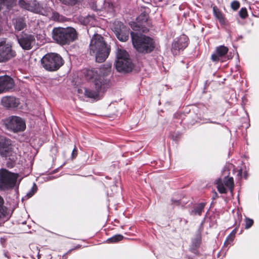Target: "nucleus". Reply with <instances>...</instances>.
Masks as SVG:
<instances>
[{
  "mask_svg": "<svg viewBox=\"0 0 259 259\" xmlns=\"http://www.w3.org/2000/svg\"><path fill=\"white\" fill-rule=\"evenodd\" d=\"M110 71V67H101L98 70H87L84 73L87 80L92 81L95 91L85 89L84 95L86 97L95 99L99 96V93L104 92L109 86V80L106 76Z\"/></svg>",
  "mask_w": 259,
  "mask_h": 259,
  "instance_id": "nucleus-1",
  "label": "nucleus"
},
{
  "mask_svg": "<svg viewBox=\"0 0 259 259\" xmlns=\"http://www.w3.org/2000/svg\"><path fill=\"white\" fill-rule=\"evenodd\" d=\"M89 52L91 55L95 57L97 62L102 63L108 58L110 47L103 36L96 34L91 39Z\"/></svg>",
  "mask_w": 259,
  "mask_h": 259,
  "instance_id": "nucleus-2",
  "label": "nucleus"
},
{
  "mask_svg": "<svg viewBox=\"0 0 259 259\" xmlns=\"http://www.w3.org/2000/svg\"><path fill=\"white\" fill-rule=\"evenodd\" d=\"M52 37L58 44L65 45L76 40L77 33L75 29L72 27H57L52 31Z\"/></svg>",
  "mask_w": 259,
  "mask_h": 259,
  "instance_id": "nucleus-3",
  "label": "nucleus"
},
{
  "mask_svg": "<svg viewBox=\"0 0 259 259\" xmlns=\"http://www.w3.org/2000/svg\"><path fill=\"white\" fill-rule=\"evenodd\" d=\"M131 35L133 46L139 52L148 53L153 50L154 45L151 38L134 32L131 33Z\"/></svg>",
  "mask_w": 259,
  "mask_h": 259,
  "instance_id": "nucleus-4",
  "label": "nucleus"
},
{
  "mask_svg": "<svg viewBox=\"0 0 259 259\" xmlns=\"http://www.w3.org/2000/svg\"><path fill=\"white\" fill-rule=\"evenodd\" d=\"M18 175L9 171L6 169H0V190L8 191L16 186Z\"/></svg>",
  "mask_w": 259,
  "mask_h": 259,
  "instance_id": "nucleus-5",
  "label": "nucleus"
},
{
  "mask_svg": "<svg viewBox=\"0 0 259 259\" xmlns=\"http://www.w3.org/2000/svg\"><path fill=\"white\" fill-rule=\"evenodd\" d=\"M43 67L49 71H55L63 64L62 58L57 54L50 53L45 55L41 60Z\"/></svg>",
  "mask_w": 259,
  "mask_h": 259,
  "instance_id": "nucleus-6",
  "label": "nucleus"
},
{
  "mask_svg": "<svg viewBox=\"0 0 259 259\" xmlns=\"http://www.w3.org/2000/svg\"><path fill=\"white\" fill-rule=\"evenodd\" d=\"M115 67L118 72L131 71L133 64L127 52L118 48L116 51Z\"/></svg>",
  "mask_w": 259,
  "mask_h": 259,
  "instance_id": "nucleus-7",
  "label": "nucleus"
},
{
  "mask_svg": "<svg viewBox=\"0 0 259 259\" xmlns=\"http://www.w3.org/2000/svg\"><path fill=\"white\" fill-rule=\"evenodd\" d=\"M149 12L148 8H143L141 10V14L136 19V22L131 23V26L133 30L143 32L148 31V27L150 26L148 22Z\"/></svg>",
  "mask_w": 259,
  "mask_h": 259,
  "instance_id": "nucleus-8",
  "label": "nucleus"
},
{
  "mask_svg": "<svg viewBox=\"0 0 259 259\" xmlns=\"http://www.w3.org/2000/svg\"><path fill=\"white\" fill-rule=\"evenodd\" d=\"M5 125L7 129L18 133L24 131L26 128L25 120L17 116H10L5 120Z\"/></svg>",
  "mask_w": 259,
  "mask_h": 259,
  "instance_id": "nucleus-9",
  "label": "nucleus"
},
{
  "mask_svg": "<svg viewBox=\"0 0 259 259\" xmlns=\"http://www.w3.org/2000/svg\"><path fill=\"white\" fill-rule=\"evenodd\" d=\"M16 56V53L12 46L5 40H0V62H6Z\"/></svg>",
  "mask_w": 259,
  "mask_h": 259,
  "instance_id": "nucleus-10",
  "label": "nucleus"
},
{
  "mask_svg": "<svg viewBox=\"0 0 259 259\" xmlns=\"http://www.w3.org/2000/svg\"><path fill=\"white\" fill-rule=\"evenodd\" d=\"M13 153L11 140L0 136V155L3 157H8L12 156Z\"/></svg>",
  "mask_w": 259,
  "mask_h": 259,
  "instance_id": "nucleus-11",
  "label": "nucleus"
},
{
  "mask_svg": "<svg viewBox=\"0 0 259 259\" xmlns=\"http://www.w3.org/2000/svg\"><path fill=\"white\" fill-rule=\"evenodd\" d=\"M188 38L185 35H182L175 40L172 44L171 52L174 55H177L180 50H183L188 45Z\"/></svg>",
  "mask_w": 259,
  "mask_h": 259,
  "instance_id": "nucleus-12",
  "label": "nucleus"
},
{
  "mask_svg": "<svg viewBox=\"0 0 259 259\" xmlns=\"http://www.w3.org/2000/svg\"><path fill=\"white\" fill-rule=\"evenodd\" d=\"M15 86L13 79L9 76H0V94L9 92Z\"/></svg>",
  "mask_w": 259,
  "mask_h": 259,
  "instance_id": "nucleus-13",
  "label": "nucleus"
},
{
  "mask_svg": "<svg viewBox=\"0 0 259 259\" xmlns=\"http://www.w3.org/2000/svg\"><path fill=\"white\" fill-rule=\"evenodd\" d=\"M114 33L117 38L121 41H126L129 37V29L121 22H118L114 28Z\"/></svg>",
  "mask_w": 259,
  "mask_h": 259,
  "instance_id": "nucleus-14",
  "label": "nucleus"
},
{
  "mask_svg": "<svg viewBox=\"0 0 259 259\" xmlns=\"http://www.w3.org/2000/svg\"><path fill=\"white\" fill-rule=\"evenodd\" d=\"M35 41V37L32 34H24L18 38L19 44L23 49L26 50H30Z\"/></svg>",
  "mask_w": 259,
  "mask_h": 259,
  "instance_id": "nucleus-15",
  "label": "nucleus"
},
{
  "mask_svg": "<svg viewBox=\"0 0 259 259\" xmlns=\"http://www.w3.org/2000/svg\"><path fill=\"white\" fill-rule=\"evenodd\" d=\"M2 105L7 108H16L19 105V100L13 96H6L1 100Z\"/></svg>",
  "mask_w": 259,
  "mask_h": 259,
  "instance_id": "nucleus-16",
  "label": "nucleus"
},
{
  "mask_svg": "<svg viewBox=\"0 0 259 259\" xmlns=\"http://www.w3.org/2000/svg\"><path fill=\"white\" fill-rule=\"evenodd\" d=\"M228 52L227 47L224 46H220L217 47L215 52L212 54L211 58L213 61L217 62L220 60V58L224 56Z\"/></svg>",
  "mask_w": 259,
  "mask_h": 259,
  "instance_id": "nucleus-17",
  "label": "nucleus"
},
{
  "mask_svg": "<svg viewBox=\"0 0 259 259\" xmlns=\"http://www.w3.org/2000/svg\"><path fill=\"white\" fill-rule=\"evenodd\" d=\"M47 9V7H44L37 1L34 0L29 3L28 11L35 13L44 14Z\"/></svg>",
  "mask_w": 259,
  "mask_h": 259,
  "instance_id": "nucleus-18",
  "label": "nucleus"
},
{
  "mask_svg": "<svg viewBox=\"0 0 259 259\" xmlns=\"http://www.w3.org/2000/svg\"><path fill=\"white\" fill-rule=\"evenodd\" d=\"M213 13L215 17L218 20L221 25H225L226 24V19L224 14L217 8L214 6L213 7Z\"/></svg>",
  "mask_w": 259,
  "mask_h": 259,
  "instance_id": "nucleus-19",
  "label": "nucleus"
},
{
  "mask_svg": "<svg viewBox=\"0 0 259 259\" xmlns=\"http://www.w3.org/2000/svg\"><path fill=\"white\" fill-rule=\"evenodd\" d=\"M201 241V236L200 234H198L196 238L192 240V244L191 246V249L193 252L196 253V250L197 248H198L200 245Z\"/></svg>",
  "mask_w": 259,
  "mask_h": 259,
  "instance_id": "nucleus-20",
  "label": "nucleus"
},
{
  "mask_svg": "<svg viewBox=\"0 0 259 259\" xmlns=\"http://www.w3.org/2000/svg\"><path fill=\"white\" fill-rule=\"evenodd\" d=\"M15 28L17 31H21L26 26V24L22 18L16 19L14 22Z\"/></svg>",
  "mask_w": 259,
  "mask_h": 259,
  "instance_id": "nucleus-21",
  "label": "nucleus"
},
{
  "mask_svg": "<svg viewBox=\"0 0 259 259\" xmlns=\"http://www.w3.org/2000/svg\"><path fill=\"white\" fill-rule=\"evenodd\" d=\"M224 184L229 189L231 193H232L234 186L233 178L232 177H225L224 180Z\"/></svg>",
  "mask_w": 259,
  "mask_h": 259,
  "instance_id": "nucleus-22",
  "label": "nucleus"
},
{
  "mask_svg": "<svg viewBox=\"0 0 259 259\" xmlns=\"http://www.w3.org/2000/svg\"><path fill=\"white\" fill-rule=\"evenodd\" d=\"M4 199L0 195V219L5 217L7 213V208L4 205Z\"/></svg>",
  "mask_w": 259,
  "mask_h": 259,
  "instance_id": "nucleus-23",
  "label": "nucleus"
},
{
  "mask_svg": "<svg viewBox=\"0 0 259 259\" xmlns=\"http://www.w3.org/2000/svg\"><path fill=\"white\" fill-rule=\"evenodd\" d=\"M204 206L205 203H199L198 206L192 211V213H193L194 214H198L199 215H200L202 211L203 210Z\"/></svg>",
  "mask_w": 259,
  "mask_h": 259,
  "instance_id": "nucleus-24",
  "label": "nucleus"
},
{
  "mask_svg": "<svg viewBox=\"0 0 259 259\" xmlns=\"http://www.w3.org/2000/svg\"><path fill=\"white\" fill-rule=\"evenodd\" d=\"M236 233V229H234L232 231V232L230 234V235L227 237V238L224 243V244L225 245H228V244H230L233 241V240H234V239L235 238Z\"/></svg>",
  "mask_w": 259,
  "mask_h": 259,
  "instance_id": "nucleus-25",
  "label": "nucleus"
},
{
  "mask_svg": "<svg viewBox=\"0 0 259 259\" xmlns=\"http://www.w3.org/2000/svg\"><path fill=\"white\" fill-rule=\"evenodd\" d=\"M123 238V236L120 234H117L113 236V237L109 238L107 241L110 243H116L121 241Z\"/></svg>",
  "mask_w": 259,
  "mask_h": 259,
  "instance_id": "nucleus-26",
  "label": "nucleus"
},
{
  "mask_svg": "<svg viewBox=\"0 0 259 259\" xmlns=\"http://www.w3.org/2000/svg\"><path fill=\"white\" fill-rule=\"evenodd\" d=\"M14 2L15 0H0V5L1 7L5 6L7 9H10L13 7Z\"/></svg>",
  "mask_w": 259,
  "mask_h": 259,
  "instance_id": "nucleus-27",
  "label": "nucleus"
},
{
  "mask_svg": "<svg viewBox=\"0 0 259 259\" xmlns=\"http://www.w3.org/2000/svg\"><path fill=\"white\" fill-rule=\"evenodd\" d=\"M61 3L66 5H74L79 0H59Z\"/></svg>",
  "mask_w": 259,
  "mask_h": 259,
  "instance_id": "nucleus-28",
  "label": "nucleus"
},
{
  "mask_svg": "<svg viewBox=\"0 0 259 259\" xmlns=\"http://www.w3.org/2000/svg\"><path fill=\"white\" fill-rule=\"evenodd\" d=\"M239 14L242 19H245L248 16V13L246 8H242L239 11Z\"/></svg>",
  "mask_w": 259,
  "mask_h": 259,
  "instance_id": "nucleus-29",
  "label": "nucleus"
},
{
  "mask_svg": "<svg viewBox=\"0 0 259 259\" xmlns=\"http://www.w3.org/2000/svg\"><path fill=\"white\" fill-rule=\"evenodd\" d=\"M104 9L107 12H111L113 11V5L108 2H105Z\"/></svg>",
  "mask_w": 259,
  "mask_h": 259,
  "instance_id": "nucleus-30",
  "label": "nucleus"
},
{
  "mask_svg": "<svg viewBox=\"0 0 259 259\" xmlns=\"http://www.w3.org/2000/svg\"><path fill=\"white\" fill-rule=\"evenodd\" d=\"M18 4L21 8L28 11L29 3H27L24 0H19Z\"/></svg>",
  "mask_w": 259,
  "mask_h": 259,
  "instance_id": "nucleus-31",
  "label": "nucleus"
},
{
  "mask_svg": "<svg viewBox=\"0 0 259 259\" xmlns=\"http://www.w3.org/2000/svg\"><path fill=\"white\" fill-rule=\"evenodd\" d=\"M217 188L218 191L221 193H226L227 190L225 188L224 184L219 183L218 184Z\"/></svg>",
  "mask_w": 259,
  "mask_h": 259,
  "instance_id": "nucleus-32",
  "label": "nucleus"
},
{
  "mask_svg": "<svg viewBox=\"0 0 259 259\" xmlns=\"http://www.w3.org/2000/svg\"><path fill=\"white\" fill-rule=\"evenodd\" d=\"M245 228L246 229L250 228L253 223V220L252 219H248V218L245 219Z\"/></svg>",
  "mask_w": 259,
  "mask_h": 259,
  "instance_id": "nucleus-33",
  "label": "nucleus"
},
{
  "mask_svg": "<svg viewBox=\"0 0 259 259\" xmlns=\"http://www.w3.org/2000/svg\"><path fill=\"white\" fill-rule=\"evenodd\" d=\"M36 186L35 185V184H34L33 187L31 188L30 191L29 192H28L26 194V196L27 197V198L31 197L36 192Z\"/></svg>",
  "mask_w": 259,
  "mask_h": 259,
  "instance_id": "nucleus-34",
  "label": "nucleus"
},
{
  "mask_svg": "<svg viewBox=\"0 0 259 259\" xmlns=\"http://www.w3.org/2000/svg\"><path fill=\"white\" fill-rule=\"evenodd\" d=\"M231 7L233 10L236 11L239 8L240 4L238 1H234L231 3Z\"/></svg>",
  "mask_w": 259,
  "mask_h": 259,
  "instance_id": "nucleus-35",
  "label": "nucleus"
},
{
  "mask_svg": "<svg viewBox=\"0 0 259 259\" xmlns=\"http://www.w3.org/2000/svg\"><path fill=\"white\" fill-rule=\"evenodd\" d=\"M77 154V151L75 148H74V149L72 151V155L73 158H75Z\"/></svg>",
  "mask_w": 259,
  "mask_h": 259,
  "instance_id": "nucleus-36",
  "label": "nucleus"
}]
</instances>
